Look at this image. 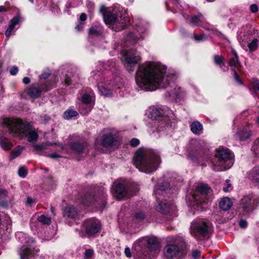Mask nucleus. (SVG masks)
<instances>
[{
	"label": "nucleus",
	"instance_id": "3c124183",
	"mask_svg": "<svg viewBox=\"0 0 259 259\" xmlns=\"http://www.w3.org/2000/svg\"><path fill=\"white\" fill-rule=\"evenodd\" d=\"M140 144L139 140L137 138H133L130 141V145L132 147H136Z\"/></svg>",
	"mask_w": 259,
	"mask_h": 259
},
{
	"label": "nucleus",
	"instance_id": "2f4dec72",
	"mask_svg": "<svg viewBox=\"0 0 259 259\" xmlns=\"http://www.w3.org/2000/svg\"><path fill=\"white\" fill-rule=\"evenodd\" d=\"M232 203L228 197L223 198L220 202V208L224 210H229L232 206Z\"/></svg>",
	"mask_w": 259,
	"mask_h": 259
},
{
	"label": "nucleus",
	"instance_id": "393cba45",
	"mask_svg": "<svg viewBox=\"0 0 259 259\" xmlns=\"http://www.w3.org/2000/svg\"><path fill=\"white\" fill-rule=\"evenodd\" d=\"M20 20V17L16 16L10 21L9 27L5 32V35L7 37H9L12 34L15 26L19 23Z\"/></svg>",
	"mask_w": 259,
	"mask_h": 259
},
{
	"label": "nucleus",
	"instance_id": "6ab92c4d",
	"mask_svg": "<svg viewBox=\"0 0 259 259\" xmlns=\"http://www.w3.org/2000/svg\"><path fill=\"white\" fill-rule=\"evenodd\" d=\"M54 82L52 84H40L38 88L35 87H31L27 90L28 95L33 99L38 98L42 91H48L52 88V86L54 84Z\"/></svg>",
	"mask_w": 259,
	"mask_h": 259
},
{
	"label": "nucleus",
	"instance_id": "2eb2a0df",
	"mask_svg": "<svg viewBox=\"0 0 259 259\" xmlns=\"http://www.w3.org/2000/svg\"><path fill=\"white\" fill-rule=\"evenodd\" d=\"M209 190L210 188L206 184L198 185L192 195L195 204L199 206L205 203L206 195L209 193Z\"/></svg>",
	"mask_w": 259,
	"mask_h": 259
},
{
	"label": "nucleus",
	"instance_id": "c9c22d12",
	"mask_svg": "<svg viewBox=\"0 0 259 259\" xmlns=\"http://www.w3.org/2000/svg\"><path fill=\"white\" fill-rule=\"evenodd\" d=\"M78 115L77 112L73 109H69L64 112L63 117L65 119L68 120L77 116Z\"/></svg>",
	"mask_w": 259,
	"mask_h": 259
},
{
	"label": "nucleus",
	"instance_id": "6e6d98bb",
	"mask_svg": "<svg viewBox=\"0 0 259 259\" xmlns=\"http://www.w3.org/2000/svg\"><path fill=\"white\" fill-rule=\"evenodd\" d=\"M250 10L252 13H256L258 11V7L255 4H252L250 6Z\"/></svg>",
	"mask_w": 259,
	"mask_h": 259
},
{
	"label": "nucleus",
	"instance_id": "0eeeda50",
	"mask_svg": "<svg viewBox=\"0 0 259 259\" xmlns=\"http://www.w3.org/2000/svg\"><path fill=\"white\" fill-rule=\"evenodd\" d=\"M104 20L106 24L111 25L115 31H119L125 28L129 22V18L125 14L114 11L113 13L106 12L103 14Z\"/></svg>",
	"mask_w": 259,
	"mask_h": 259
},
{
	"label": "nucleus",
	"instance_id": "412c9836",
	"mask_svg": "<svg viewBox=\"0 0 259 259\" xmlns=\"http://www.w3.org/2000/svg\"><path fill=\"white\" fill-rule=\"evenodd\" d=\"M70 147L72 150L76 151L79 154L88 153L90 149V146L86 142L81 143L79 142H71Z\"/></svg>",
	"mask_w": 259,
	"mask_h": 259
},
{
	"label": "nucleus",
	"instance_id": "e2e57ef3",
	"mask_svg": "<svg viewBox=\"0 0 259 259\" xmlns=\"http://www.w3.org/2000/svg\"><path fill=\"white\" fill-rule=\"evenodd\" d=\"M124 253L126 257H131V250L129 247H127L125 248Z\"/></svg>",
	"mask_w": 259,
	"mask_h": 259
},
{
	"label": "nucleus",
	"instance_id": "c85d7f7f",
	"mask_svg": "<svg viewBox=\"0 0 259 259\" xmlns=\"http://www.w3.org/2000/svg\"><path fill=\"white\" fill-rule=\"evenodd\" d=\"M232 53L234 56L230 58L229 65L232 67V69L235 70V68H238L240 66V63L238 61V56L237 52L234 50H232Z\"/></svg>",
	"mask_w": 259,
	"mask_h": 259
},
{
	"label": "nucleus",
	"instance_id": "423d86ee",
	"mask_svg": "<svg viewBox=\"0 0 259 259\" xmlns=\"http://www.w3.org/2000/svg\"><path fill=\"white\" fill-rule=\"evenodd\" d=\"M212 232V225L208 221L198 219L191 223L190 233L198 241L209 238Z\"/></svg>",
	"mask_w": 259,
	"mask_h": 259
},
{
	"label": "nucleus",
	"instance_id": "a878e982",
	"mask_svg": "<svg viewBox=\"0 0 259 259\" xmlns=\"http://www.w3.org/2000/svg\"><path fill=\"white\" fill-rule=\"evenodd\" d=\"M64 215L68 218L75 219L78 215V210L73 206L66 207L64 209Z\"/></svg>",
	"mask_w": 259,
	"mask_h": 259
},
{
	"label": "nucleus",
	"instance_id": "dca6fc26",
	"mask_svg": "<svg viewBox=\"0 0 259 259\" xmlns=\"http://www.w3.org/2000/svg\"><path fill=\"white\" fill-rule=\"evenodd\" d=\"M190 24L194 26L201 27L207 30H213L214 26L206 21L201 13L192 15L190 18Z\"/></svg>",
	"mask_w": 259,
	"mask_h": 259
},
{
	"label": "nucleus",
	"instance_id": "bf43d9fd",
	"mask_svg": "<svg viewBox=\"0 0 259 259\" xmlns=\"http://www.w3.org/2000/svg\"><path fill=\"white\" fill-rule=\"evenodd\" d=\"M18 71V69L17 67H13L10 71V74L12 75H16Z\"/></svg>",
	"mask_w": 259,
	"mask_h": 259
},
{
	"label": "nucleus",
	"instance_id": "338daca9",
	"mask_svg": "<svg viewBox=\"0 0 259 259\" xmlns=\"http://www.w3.org/2000/svg\"><path fill=\"white\" fill-rule=\"evenodd\" d=\"M189 156L191 157L192 159H194L195 158H198V156L196 154L193 153L192 151H189Z\"/></svg>",
	"mask_w": 259,
	"mask_h": 259
},
{
	"label": "nucleus",
	"instance_id": "7ed1b4c3",
	"mask_svg": "<svg viewBox=\"0 0 259 259\" xmlns=\"http://www.w3.org/2000/svg\"><path fill=\"white\" fill-rule=\"evenodd\" d=\"M3 125L8 128V131L16 137H27V140L32 144L38 139L37 129H32L29 123L23 122L20 119L6 118L3 120Z\"/></svg>",
	"mask_w": 259,
	"mask_h": 259
},
{
	"label": "nucleus",
	"instance_id": "aec40b11",
	"mask_svg": "<svg viewBox=\"0 0 259 259\" xmlns=\"http://www.w3.org/2000/svg\"><path fill=\"white\" fill-rule=\"evenodd\" d=\"M112 191L113 195L120 199L125 196L127 189L123 184L114 182L112 187Z\"/></svg>",
	"mask_w": 259,
	"mask_h": 259
},
{
	"label": "nucleus",
	"instance_id": "f257e3e1",
	"mask_svg": "<svg viewBox=\"0 0 259 259\" xmlns=\"http://www.w3.org/2000/svg\"><path fill=\"white\" fill-rule=\"evenodd\" d=\"M166 67L159 62H146L139 66L135 75L138 87L145 91L164 89L170 97H177L180 88L173 81V76L166 75Z\"/></svg>",
	"mask_w": 259,
	"mask_h": 259
},
{
	"label": "nucleus",
	"instance_id": "6e6552de",
	"mask_svg": "<svg viewBox=\"0 0 259 259\" xmlns=\"http://www.w3.org/2000/svg\"><path fill=\"white\" fill-rule=\"evenodd\" d=\"M165 112L160 107L152 106L147 110L146 114L148 118L154 121V126L157 132L166 130L168 128L166 122L167 117L165 116Z\"/></svg>",
	"mask_w": 259,
	"mask_h": 259
},
{
	"label": "nucleus",
	"instance_id": "1a4fd4ad",
	"mask_svg": "<svg viewBox=\"0 0 259 259\" xmlns=\"http://www.w3.org/2000/svg\"><path fill=\"white\" fill-rule=\"evenodd\" d=\"M258 204L259 198L252 194H248L241 199L240 208L244 215H249L256 208Z\"/></svg>",
	"mask_w": 259,
	"mask_h": 259
},
{
	"label": "nucleus",
	"instance_id": "680f3d73",
	"mask_svg": "<svg viewBox=\"0 0 259 259\" xmlns=\"http://www.w3.org/2000/svg\"><path fill=\"white\" fill-rule=\"evenodd\" d=\"M200 255V252L198 250H194L192 252V256L195 259H197Z\"/></svg>",
	"mask_w": 259,
	"mask_h": 259
},
{
	"label": "nucleus",
	"instance_id": "f03ea898",
	"mask_svg": "<svg viewBox=\"0 0 259 259\" xmlns=\"http://www.w3.org/2000/svg\"><path fill=\"white\" fill-rule=\"evenodd\" d=\"M161 162L158 152L150 149H139L136 152L134 164L141 172L152 174L157 169Z\"/></svg>",
	"mask_w": 259,
	"mask_h": 259
},
{
	"label": "nucleus",
	"instance_id": "ea45409f",
	"mask_svg": "<svg viewBox=\"0 0 259 259\" xmlns=\"http://www.w3.org/2000/svg\"><path fill=\"white\" fill-rule=\"evenodd\" d=\"M214 62L217 65L220 66L221 68L225 66L224 59L221 56L215 55L214 56Z\"/></svg>",
	"mask_w": 259,
	"mask_h": 259
},
{
	"label": "nucleus",
	"instance_id": "39448f33",
	"mask_svg": "<svg viewBox=\"0 0 259 259\" xmlns=\"http://www.w3.org/2000/svg\"><path fill=\"white\" fill-rule=\"evenodd\" d=\"M16 236L20 242L24 244L18 251L20 258L34 259L38 251L34 240L22 232H17Z\"/></svg>",
	"mask_w": 259,
	"mask_h": 259
},
{
	"label": "nucleus",
	"instance_id": "de8ad7c7",
	"mask_svg": "<svg viewBox=\"0 0 259 259\" xmlns=\"http://www.w3.org/2000/svg\"><path fill=\"white\" fill-rule=\"evenodd\" d=\"M94 254V250L92 249H87L84 253V259H89L92 257Z\"/></svg>",
	"mask_w": 259,
	"mask_h": 259
},
{
	"label": "nucleus",
	"instance_id": "bb28decb",
	"mask_svg": "<svg viewBox=\"0 0 259 259\" xmlns=\"http://www.w3.org/2000/svg\"><path fill=\"white\" fill-rule=\"evenodd\" d=\"M95 96L93 92L89 93H84L81 97V104H95Z\"/></svg>",
	"mask_w": 259,
	"mask_h": 259
},
{
	"label": "nucleus",
	"instance_id": "37998d69",
	"mask_svg": "<svg viewBox=\"0 0 259 259\" xmlns=\"http://www.w3.org/2000/svg\"><path fill=\"white\" fill-rule=\"evenodd\" d=\"M193 38L195 41L201 42L206 39V35L204 34H194Z\"/></svg>",
	"mask_w": 259,
	"mask_h": 259
},
{
	"label": "nucleus",
	"instance_id": "9d476101",
	"mask_svg": "<svg viewBox=\"0 0 259 259\" xmlns=\"http://www.w3.org/2000/svg\"><path fill=\"white\" fill-rule=\"evenodd\" d=\"M122 61L124 63V67L129 72L133 71V68L141 60L140 56L135 49L124 50L122 52Z\"/></svg>",
	"mask_w": 259,
	"mask_h": 259
},
{
	"label": "nucleus",
	"instance_id": "72a5a7b5",
	"mask_svg": "<svg viewBox=\"0 0 259 259\" xmlns=\"http://www.w3.org/2000/svg\"><path fill=\"white\" fill-rule=\"evenodd\" d=\"M0 145L2 148L5 150H10L13 146V144L5 137H1L0 138Z\"/></svg>",
	"mask_w": 259,
	"mask_h": 259
},
{
	"label": "nucleus",
	"instance_id": "0e129e2a",
	"mask_svg": "<svg viewBox=\"0 0 259 259\" xmlns=\"http://www.w3.org/2000/svg\"><path fill=\"white\" fill-rule=\"evenodd\" d=\"M239 225L241 228H245L247 226V223L245 220H241L239 222Z\"/></svg>",
	"mask_w": 259,
	"mask_h": 259
},
{
	"label": "nucleus",
	"instance_id": "774afa93",
	"mask_svg": "<svg viewBox=\"0 0 259 259\" xmlns=\"http://www.w3.org/2000/svg\"><path fill=\"white\" fill-rule=\"evenodd\" d=\"M49 157L52 158H56L60 157L61 156L56 153H52L49 155Z\"/></svg>",
	"mask_w": 259,
	"mask_h": 259
},
{
	"label": "nucleus",
	"instance_id": "a18cd8bd",
	"mask_svg": "<svg viewBox=\"0 0 259 259\" xmlns=\"http://www.w3.org/2000/svg\"><path fill=\"white\" fill-rule=\"evenodd\" d=\"M146 217L145 213L143 211L137 212L135 214L136 220L138 221L143 220Z\"/></svg>",
	"mask_w": 259,
	"mask_h": 259
},
{
	"label": "nucleus",
	"instance_id": "4c0bfd02",
	"mask_svg": "<svg viewBox=\"0 0 259 259\" xmlns=\"http://www.w3.org/2000/svg\"><path fill=\"white\" fill-rule=\"evenodd\" d=\"M258 45V40L257 38H254L252 41L248 44V47L249 51L254 52L257 49Z\"/></svg>",
	"mask_w": 259,
	"mask_h": 259
},
{
	"label": "nucleus",
	"instance_id": "864d4df0",
	"mask_svg": "<svg viewBox=\"0 0 259 259\" xmlns=\"http://www.w3.org/2000/svg\"><path fill=\"white\" fill-rule=\"evenodd\" d=\"M230 181L228 179L226 181L227 184V187H224L223 188V190L225 192H228L231 189V184L230 183Z\"/></svg>",
	"mask_w": 259,
	"mask_h": 259
},
{
	"label": "nucleus",
	"instance_id": "473e14b6",
	"mask_svg": "<svg viewBox=\"0 0 259 259\" xmlns=\"http://www.w3.org/2000/svg\"><path fill=\"white\" fill-rule=\"evenodd\" d=\"M103 29L102 27L99 25L91 27L89 31V35L91 36H98L102 34Z\"/></svg>",
	"mask_w": 259,
	"mask_h": 259
},
{
	"label": "nucleus",
	"instance_id": "e433bc0d",
	"mask_svg": "<svg viewBox=\"0 0 259 259\" xmlns=\"http://www.w3.org/2000/svg\"><path fill=\"white\" fill-rule=\"evenodd\" d=\"M24 148L22 146H18L15 148L12 152L10 155V159L11 160L15 159L18 157L22 152Z\"/></svg>",
	"mask_w": 259,
	"mask_h": 259
},
{
	"label": "nucleus",
	"instance_id": "20e7f679",
	"mask_svg": "<svg viewBox=\"0 0 259 259\" xmlns=\"http://www.w3.org/2000/svg\"><path fill=\"white\" fill-rule=\"evenodd\" d=\"M234 155L228 149L219 148L210 159L211 167L215 171L226 170L230 168L234 164Z\"/></svg>",
	"mask_w": 259,
	"mask_h": 259
},
{
	"label": "nucleus",
	"instance_id": "69168bd1",
	"mask_svg": "<svg viewBox=\"0 0 259 259\" xmlns=\"http://www.w3.org/2000/svg\"><path fill=\"white\" fill-rule=\"evenodd\" d=\"M33 202V199L31 197H27L26 201V204L27 205L31 206Z\"/></svg>",
	"mask_w": 259,
	"mask_h": 259
},
{
	"label": "nucleus",
	"instance_id": "052dcab7",
	"mask_svg": "<svg viewBox=\"0 0 259 259\" xmlns=\"http://www.w3.org/2000/svg\"><path fill=\"white\" fill-rule=\"evenodd\" d=\"M252 83L254 87L257 88L259 86V80L257 78H254L252 79Z\"/></svg>",
	"mask_w": 259,
	"mask_h": 259
},
{
	"label": "nucleus",
	"instance_id": "4d7b16f0",
	"mask_svg": "<svg viewBox=\"0 0 259 259\" xmlns=\"http://www.w3.org/2000/svg\"><path fill=\"white\" fill-rule=\"evenodd\" d=\"M83 26H84V23L83 22H79L75 26V29L77 31H80L82 30Z\"/></svg>",
	"mask_w": 259,
	"mask_h": 259
},
{
	"label": "nucleus",
	"instance_id": "49530a36",
	"mask_svg": "<svg viewBox=\"0 0 259 259\" xmlns=\"http://www.w3.org/2000/svg\"><path fill=\"white\" fill-rule=\"evenodd\" d=\"M92 75L94 79L99 82H103L104 79L100 77L101 73L99 72L98 73H95L94 71L92 72Z\"/></svg>",
	"mask_w": 259,
	"mask_h": 259
},
{
	"label": "nucleus",
	"instance_id": "a19ab883",
	"mask_svg": "<svg viewBox=\"0 0 259 259\" xmlns=\"http://www.w3.org/2000/svg\"><path fill=\"white\" fill-rule=\"evenodd\" d=\"M37 220L38 222L45 225H50L51 223V219L44 214H41L39 216Z\"/></svg>",
	"mask_w": 259,
	"mask_h": 259
},
{
	"label": "nucleus",
	"instance_id": "79ce46f5",
	"mask_svg": "<svg viewBox=\"0 0 259 259\" xmlns=\"http://www.w3.org/2000/svg\"><path fill=\"white\" fill-rule=\"evenodd\" d=\"M252 150L255 156L259 158V140L254 142V145L252 147Z\"/></svg>",
	"mask_w": 259,
	"mask_h": 259
},
{
	"label": "nucleus",
	"instance_id": "8fccbe9b",
	"mask_svg": "<svg viewBox=\"0 0 259 259\" xmlns=\"http://www.w3.org/2000/svg\"><path fill=\"white\" fill-rule=\"evenodd\" d=\"M51 72L49 70H45L42 72L41 74L39 76L40 79H47L50 75Z\"/></svg>",
	"mask_w": 259,
	"mask_h": 259
},
{
	"label": "nucleus",
	"instance_id": "4468645a",
	"mask_svg": "<svg viewBox=\"0 0 259 259\" xmlns=\"http://www.w3.org/2000/svg\"><path fill=\"white\" fill-rule=\"evenodd\" d=\"M100 192L99 196L96 198L94 195L90 194L85 195L82 198V203L86 206L92 205L97 203L102 207H104L107 197L106 193L103 189H101Z\"/></svg>",
	"mask_w": 259,
	"mask_h": 259
},
{
	"label": "nucleus",
	"instance_id": "9b49d317",
	"mask_svg": "<svg viewBox=\"0 0 259 259\" xmlns=\"http://www.w3.org/2000/svg\"><path fill=\"white\" fill-rule=\"evenodd\" d=\"M136 244L137 245V249H139L138 247H142L144 245H147V247L150 252H154V254L149 256V258H151L155 253L160 251V241L155 237H143L138 240L136 242Z\"/></svg>",
	"mask_w": 259,
	"mask_h": 259
},
{
	"label": "nucleus",
	"instance_id": "b1692460",
	"mask_svg": "<svg viewBox=\"0 0 259 259\" xmlns=\"http://www.w3.org/2000/svg\"><path fill=\"white\" fill-rule=\"evenodd\" d=\"M169 188V183L168 182H164L160 185L155 186L154 189V193L157 197L159 195H164L166 193V191Z\"/></svg>",
	"mask_w": 259,
	"mask_h": 259
},
{
	"label": "nucleus",
	"instance_id": "7c9ffc66",
	"mask_svg": "<svg viewBox=\"0 0 259 259\" xmlns=\"http://www.w3.org/2000/svg\"><path fill=\"white\" fill-rule=\"evenodd\" d=\"M94 104H81L79 106V112L83 115H87L92 110Z\"/></svg>",
	"mask_w": 259,
	"mask_h": 259
},
{
	"label": "nucleus",
	"instance_id": "c756f323",
	"mask_svg": "<svg viewBox=\"0 0 259 259\" xmlns=\"http://www.w3.org/2000/svg\"><path fill=\"white\" fill-rule=\"evenodd\" d=\"M202 130V125L199 121H194L191 125V130L194 134L198 135L201 134Z\"/></svg>",
	"mask_w": 259,
	"mask_h": 259
},
{
	"label": "nucleus",
	"instance_id": "09e8293b",
	"mask_svg": "<svg viewBox=\"0 0 259 259\" xmlns=\"http://www.w3.org/2000/svg\"><path fill=\"white\" fill-rule=\"evenodd\" d=\"M33 147L35 150L38 152H40L45 149L44 143H42L39 145H34Z\"/></svg>",
	"mask_w": 259,
	"mask_h": 259
},
{
	"label": "nucleus",
	"instance_id": "13d9d810",
	"mask_svg": "<svg viewBox=\"0 0 259 259\" xmlns=\"http://www.w3.org/2000/svg\"><path fill=\"white\" fill-rule=\"evenodd\" d=\"M233 72H234V78L236 79V80L240 84H242V81H241V80L239 78V76L238 75V74H237V73L236 72V71L234 70V69H232Z\"/></svg>",
	"mask_w": 259,
	"mask_h": 259
},
{
	"label": "nucleus",
	"instance_id": "f704fd0d",
	"mask_svg": "<svg viewBox=\"0 0 259 259\" xmlns=\"http://www.w3.org/2000/svg\"><path fill=\"white\" fill-rule=\"evenodd\" d=\"M250 176L253 181L259 184V165L252 169L250 172Z\"/></svg>",
	"mask_w": 259,
	"mask_h": 259
},
{
	"label": "nucleus",
	"instance_id": "58836bf2",
	"mask_svg": "<svg viewBox=\"0 0 259 259\" xmlns=\"http://www.w3.org/2000/svg\"><path fill=\"white\" fill-rule=\"evenodd\" d=\"M123 85V82L119 77H116L114 81L111 80V86L113 88L120 89Z\"/></svg>",
	"mask_w": 259,
	"mask_h": 259
},
{
	"label": "nucleus",
	"instance_id": "5701e85b",
	"mask_svg": "<svg viewBox=\"0 0 259 259\" xmlns=\"http://www.w3.org/2000/svg\"><path fill=\"white\" fill-rule=\"evenodd\" d=\"M251 131L245 127L237 132L234 135V137L236 140L244 141L248 139L251 136Z\"/></svg>",
	"mask_w": 259,
	"mask_h": 259
},
{
	"label": "nucleus",
	"instance_id": "ddd939ff",
	"mask_svg": "<svg viewBox=\"0 0 259 259\" xmlns=\"http://www.w3.org/2000/svg\"><path fill=\"white\" fill-rule=\"evenodd\" d=\"M174 244H168L164 248L163 255L166 259H175L180 256L181 251L179 241L181 239L179 237H172Z\"/></svg>",
	"mask_w": 259,
	"mask_h": 259
},
{
	"label": "nucleus",
	"instance_id": "5fc2aeb1",
	"mask_svg": "<svg viewBox=\"0 0 259 259\" xmlns=\"http://www.w3.org/2000/svg\"><path fill=\"white\" fill-rule=\"evenodd\" d=\"M72 80L71 79L70 77L68 75H66L64 80L65 84H66V85H71L72 84Z\"/></svg>",
	"mask_w": 259,
	"mask_h": 259
},
{
	"label": "nucleus",
	"instance_id": "f3484780",
	"mask_svg": "<svg viewBox=\"0 0 259 259\" xmlns=\"http://www.w3.org/2000/svg\"><path fill=\"white\" fill-rule=\"evenodd\" d=\"M83 227L87 234L91 236L99 232L101 228V223L95 218L88 219L84 222Z\"/></svg>",
	"mask_w": 259,
	"mask_h": 259
},
{
	"label": "nucleus",
	"instance_id": "f8f14e48",
	"mask_svg": "<svg viewBox=\"0 0 259 259\" xmlns=\"http://www.w3.org/2000/svg\"><path fill=\"white\" fill-rule=\"evenodd\" d=\"M147 29V23L143 20L140 21L136 24L134 31L130 33L126 36V40L132 44L137 43L140 39H143L144 34L146 33Z\"/></svg>",
	"mask_w": 259,
	"mask_h": 259
},
{
	"label": "nucleus",
	"instance_id": "4be33fe9",
	"mask_svg": "<svg viewBox=\"0 0 259 259\" xmlns=\"http://www.w3.org/2000/svg\"><path fill=\"white\" fill-rule=\"evenodd\" d=\"M98 89L101 95L104 96H110L112 95L111 89L109 87L111 86V80H107L104 84H98Z\"/></svg>",
	"mask_w": 259,
	"mask_h": 259
},
{
	"label": "nucleus",
	"instance_id": "c03bdc74",
	"mask_svg": "<svg viewBox=\"0 0 259 259\" xmlns=\"http://www.w3.org/2000/svg\"><path fill=\"white\" fill-rule=\"evenodd\" d=\"M27 174V171L24 166H20L18 170V175L22 178H25Z\"/></svg>",
	"mask_w": 259,
	"mask_h": 259
},
{
	"label": "nucleus",
	"instance_id": "a211bd4d",
	"mask_svg": "<svg viewBox=\"0 0 259 259\" xmlns=\"http://www.w3.org/2000/svg\"><path fill=\"white\" fill-rule=\"evenodd\" d=\"M155 209L162 213H175L176 206L172 201L167 202L165 200L163 201L157 200V204L155 205Z\"/></svg>",
	"mask_w": 259,
	"mask_h": 259
},
{
	"label": "nucleus",
	"instance_id": "cd10ccee",
	"mask_svg": "<svg viewBox=\"0 0 259 259\" xmlns=\"http://www.w3.org/2000/svg\"><path fill=\"white\" fill-rule=\"evenodd\" d=\"M114 142L115 139L112 134L103 135L101 141L102 144L106 147L111 146Z\"/></svg>",
	"mask_w": 259,
	"mask_h": 259
},
{
	"label": "nucleus",
	"instance_id": "603ef678",
	"mask_svg": "<svg viewBox=\"0 0 259 259\" xmlns=\"http://www.w3.org/2000/svg\"><path fill=\"white\" fill-rule=\"evenodd\" d=\"M8 192L7 190L0 188V198L5 199L7 196Z\"/></svg>",
	"mask_w": 259,
	"mask_h": 259
}]
</instances>
